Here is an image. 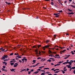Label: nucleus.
<instances>
[{
  "mask_svg": "<svg viewBox=\"0 0 75 75\" xmlns=\"http://www.w3.org/2000/svg\"><path fill=\"white\" fill-rule=\"evenodd\" d=\"M49 47H50L49 45H47L45 46L44 47H43V48H48Z\"/></svg>",
  "mask_w": 75,
  "mask_h": 75,
  "instance_id": "7ed1b4c3",
  "label": "nucleus"
},
{
  "mask_svg": "<svg viewBox=\"0 0 75 75\" xmlns=\"http://www.w3.org/2000/svg\"><path fill=\"white\" fill-rule=\"evenodd\" d=\"M54 16H56L57 15V13H54Z\"/></svg>",
  "mask_w": 75,
  "mask_h": 75,
  "instance_id": "6e6d98bb",
  "label": "nucleus"
},
{
  "mask_svg": "<svg viewBox=\"0 0 75 75\" xmlns=\"http://www.w3.org/2000/svg\"><path fill=\"white\" fill-rule=\"evenodd\" d=\"M47 62H51V60L50 59H48L47 60Z\"/></svg>",
  "mask_w": 75,
  "mask_h": 75,
  "instance_id": "f3484780",
  "label": "nucleus"
},
{
  "mask_svg": "<svg viewBox=\"0 0 75 75\" xmlns=\"http://www.w3.org/2000/svg\"><path fill=\"white\" fill-rule=\"evenodd\" d=\"M28 70H29V69H28V68L26 69V71H28Z\"/></svg>",
  "mask_w": 75,
  "mask_h": 75,
  "instance_id": "5fc2aeb1",
  "label": "nucleus"
},
{
  "mask_svg": "<svg viewBox=\"0 0 75 75\" xmlns=\"http://www.w3.org/2000/svg\"><path fill=\"white\" fill-rule=\"evenodd\" d=\"M68 64V62H65L63 63V64L65 65V64Z\"/></svg>",
  "mask_w": 75,
  "mask_h": 75,
  "instance_id": "a211bd4d",
  "label": "nucleus"
},
{
  "mask_svg": "<svg viewBox=\"0 0 75 75\" xmlns=\"http://www.w3.org/2000/svg\"><path fill=\"white\" fill-rule=\"evenodd\" d=\"M44 66H41L39 67V68H40V69H42V68H44Z\"/></svg>",
  "mask_w": 75,
  "mask_h": 75,
  "instance_id": "412c9836",
  "label": "nucleus"
},
{
  "mask_svg": "<svg viewBox=\"0 0 75 75\" xmlns=\"http://www.w3.org/2000/svg\"><path fill=\"white\" fill-rule=\"evenodd\" d=\"M33 48H37V45H35L33 46Z\"/></svg>",
  "mask_w": 75,
  "mask_h": 75,
  "instance_id": "dca6fc26",
  "label": "nucleus"
},
{
  "mask_svg": "<svg viewBox=\"0 0 75 75\" xmlns=\"http://www.w3.org/2000/svg\"><path fill=\"white\" fill-rule=\"evenodd\" d=\"M71 53H72L71 54H72V55H74V54H75V53H74V52H73V51H71Z\"/></svg>",
  "mask_w": 75,
  "mask_h": 75,
  "instance_id": "aec40b11",
  "label": "nucleus"
},
{
  "mask_svg": "<svg viewBox=\"0 0 75 75\" xmlns=\"http://www.w3.org/2000/svg\"><path fill=\"white\" fill-rule=\"evenodd\" d=\"M66 67H68V68H70V69H71V65H66Z\"/></svg>",
  "mask_w": 75,
  "mask_h": 75,
  "instance_id": "20e7f679",
  "label": "nucleus"
},
{
  "mask_svg": "<svg viewBox=\"0 0 75 75\" xmlns=\"http://www.w3.org/2000/svg\"><path fill=\"white\" fill-rule=\"evenodd\" d=\"M13 53H11L10 55H9V56H10L11 55H13Z\"/></svg>",
  "mask_w": 75,
  "mask_h": 75,
  "instance_id": "49530a36",
  "label": "nucleus"
},
{
  "mask_svg": "<svg viewBox=\"0 0 75 75\" xmlns=\"http://www.w3.org/2000/svg\"><path fill=\"white\" fill-rule=\"evenodd\" d=\"M51 4L52 6H53V5H54V3H53V2H51Z\"/></svg>",
  "mask_w": 75,
  "mask_h": 75,
  "instance_id": "4be33fe9",
  "label": "nucleus"
},
{
  "mask_svg": "<svg viewBox=\"0 0 75 75\" xmlns=\"http://www.w3.org/2000/svg\"><path fill=\"white\" fill-rule=\"evenodd\" d=\"M64 71H65V72L66 71H67V69H65L64 70Z\"/></svg>",
  "mask_w": 75,
  "mask_h": 75,
  "instance_id": "8fccbe9b",
  "label": "nucleus"
},
{
  "mask_svg": "<svg viewBox=\"0 0 75 75\" xmlns=\"http://www.w3.org/2000/svg\"><path fill=\"white\" fill-rule=\"evenodd\" d=\"M45 73H42L41 75H45Z\"/></svg>",
  "mask_w": 75,
  "mask_h": 75,
  "instance_id": "c756f323",
  "label": "nucleus"
},
{
  "mask_svg": "<svg viewBox=\"0 0 75 75\" xmlns=\"http://www.w3.org/2000/svg\"><path fill=\"white\" fill-rule=\"evenodd\" d=\"M39 64H40V63H37L36 64V66H37V65H39Z\"/></svg>",
  "mask_w": 75,
  "mask_h": 75,
  "instance_id": "79ce46f5",
  "label": "nucleus"
},
{
  "mask_svg": "<svg viewBox=\"0 0 75 75\" xmlns=\"http://www.w3.org/2000/svg\"><path fill=\"white\" fill-rule=\"evenodd\" d=\"M38 72H39V71H35L33 73V74H38Z\"/></svg>",
  "mask_w": 75,
  "mask_h": 75,
  "instance_id": "9b49d317",
  "label": "nucleus"
},
{
  "mask_svg": "<svg viewBox=\"0 0 75 75\" xmlns=\"http://www.w3.org/2000/svg\"><path fill=\"white\" fill-rule=\"evenodd\" d=\"M54 69H55V68H53L51 69V71H53V70H54Z\"/></svg>",
  "mask_w": 75,
  "mask_h": 75,
  "instance_id": "bf43d9fd",
  "label": "nucleus"
},
{
  "mask_svg": "<svg viewBox=\"0 0 75 75\" xmlns=\"http://www.w3.org/2000/svg\"><path fill=\"white\" fill-rule=\"evenodd\" d=\"M11 65V66H13V65L14 64V63H11L10 64Z\"/></svg>",
  "mask_w": 75,
  "mask_h": 75,
  "instance_id": "cd10ccee",
  "label": "nucleus"
},
{
  "mask_svg": "<svg viewBox=\"0 0 75 75\" xmlns=\"http://www.w3.org/2000/svg\"><path fill=\"white\" fill-rule=\"evenodd\" d=\"M69 64V65H72V62H67V64Z\"/></svg>",
  "mask_w": 75,
  "mask_h": 75,
  "instance_id": "6e6552de",
  "label": "nucleus"
},
{
  "mask_svg": "<svg viewBox=\"0 0 75 75\" xmlns=\"http://www.w3.org/2000/svg\"><path fill=\"white\" fill-rule=\"evenodd\" d=\"M41 52L40 51H39L38 54L40 55H41Z\"/></svg>",
  "mask_w": 75,
  "mask_h": 75,
  "instance_id": "5701e85b",
  "label": "nucleus"
},
{
  "mask_svg": "<svg viewBox=\"0 0 75 75\" xmlns=\"http://www.w3.org/2000/svg\"><path fill=\"white\" fill-rule=\"evenodd\" d=\"M71 69H75V67H71Z\"/></svg>",
  "mask_w": 75,
  "mask_h": 75,
  "instance_id": "a878e982",
  "label": "nucleus"
},
{
  "mask_svg": "<svg viewBox=\"0 0 75 75\" xmlns=\"http://www.w3.org/2000/svg\"><path fill=\"white\" fill-rule=\"evenodd\" d=\"M61 64H56V65H57V66H59V65H60Z\"/></svg>",
  "mask_w": 75,
  "mask_h": 75,
  "instance_id": "c9c22d12",
  "label": "nucleus"
},
{
  "mask_svg": "<svg viewBox=\"0 0 75 75\" xmlns=\"http://www.w3.org/2000/svg\"><path fill=\"white\" fill-rule=\"evenodd\" d=\"M15 69H10V71H12V72H13L14 71H15Z\"/></svg>",
  "mask_w": 75,
  "mask_h": 75,
  "instance_id": "ddd939ff",
  "label": "nucleus"
},
{
  "mask_svg": "<svg viewBox=\"0 0 75 75\" xmlns=\"http://www.w3.org/2000/svg\"><path fill=\"white\" fill-rule=\"evenodd\" d=\"M18 57H15V58H16V60H18V59H18V58H17Z\"/></svg>",
  "mask_w": 75,
  "mask_h": 75,
  "instance_id": "603ef678",
  "label": "nucleus"
},
{
  "mask_svg": "<svg viewBox=\"0 0 75 75\" xmlns=\"http://www.w3.org/2000/svg\"><path fill=\"white\" fill-rule=\"evenodd\" d=\"M14 55H18V53H17V54L15 53Z\"/></svg>",
  "mask_w": 75,
  "mask_h": 75,
  "instance_id": "09e8293b",
  "label": "nucleus"
},
{
  "mask_svg": "<svg viewBox=\"0 0 75 75\" xmlns=\"http://www.w3.org/2000/svg\"><path fill=\"white\" fill-rule=\"evenodd\" d=\"M18 65V64L17 63H15V64L14 65L13 67H17V65Z\"/></svg>",
  "mask_w": 75,
  "mask_h": 75,
  "instance_id": "f257e3e1",
  "label": "nucleus"
},
{
  "mask_svg": "<svg viewBox=\"0 0 75 75\" xmlns=\"http://www.w3.org/2000/svg\"><path fill=\"white\" fill-rule=\"evenodd\" d=\"M49 59H54L53 58H49Z\"/></svg>",
  "mask_w": 75,
  "mask_h": 75,
  "instance_id": "864d4df0",
  "label": "nucleus"
},
{
  "mask_svg": "<svg viewBox=\"0 0 75 75\" xmlns=\"http://www.w3.org/2000/svg\"><path fill=\"white\" fill-rule=\"evenodd\" d=\"M59 15H57L55 17H59Z\"/></svg>",
  "mask_w": 75,
  "mask_h": 75,
  "instance_id": "c85d7f7f",
  "label": "nucleus"
},
{
  "mask_svg": "<svg viewBox=\"0 0 75 75\" xmlns=\"http://www.w3.org/2000/svg\"><path fill=\"white\" fill-rule=\"evenodd\" d=\"M65 51H66V50H63V51H62V52L64 53V52H65Z\"/></svg>",
  "mask_w": 75,
  "mask_h": 75,
  "instance_id": "7c9ffc66",
  "label": "nucleus"
},
{
  "mask_svg": "<svg viewBox=\"0 0 75 75\" xmlns=\"http://www.w3.org/2000/svg\"><path fill=\"white\" fill-rule=\"evenodd\" d=\"M70 62H72H72H74V61L71 60L70 61Z\"/></svg>",
  "mask_w": 75,
  "mask_h": 75,
  "instance_id": "f704fd0d",
  "label": "nucleus"
},
{
  "mask_svg": "<svg viewBox=\"0 0 75 75\" xmlns=\"http://www.w3.org/2000/svg\"><path fill=\"white\" fill-rule=\"evenodd\" d=\"M10 62H16V61H10Z\"/></svg>",
  "mask_w": 75,
  "mask_h": 75,
  "instance_id": "ea45409f",
  "label": "nucleus"
},
{
  "mask_svg": "<svg viewBox=\"0 0 75 75\" xmlns=\"http://www.w3.org/2000/svg\"><path fill=\"white\" fill-rule=\"evenodd\" d=\"M26 69H22V70H21V71H25H25H26V70H25Z\"/></svg>",
  "mask_w": 75,
  "mask_h": 75,
  "instance_id": "bb28decb",
  "label": "nucleus"
},
{
  "mask_svg": "<svg viewBox=\"0 0 75 75\" xmlns=\"http://www.w3.org/2000/svg\"><path fill=\"white\" fill-rule=\"evenodd\" d=\"M31 73V71H28V74L29 75H30V74Z\"/></svg>",
  "mask_w": 75,
  "mask_h": 75,
  "instance_id": "58836bf2",
  "label": "nucleus"
},
{
  "mask_svg": "<svg viewBox=\"0 0 75 75\" xmlns=\"http://www.w3.org/2000/svg\"><path fill=\"white\" fill-rule=\"evenodd\" d=\"M3 68H4V69H5L6 68V66H4L3 67Z\"/></svg>",
  "mask_w": 75,
  "mask_h": 75,
  "instance_id": "37998d69",
  "label": "nucleus"
},
{
  "mask_svg": "<svg viewBox=\"0 0 75 75\" xmlns=\"http://www.w3.org/2000/svg\"><path fill=\"white\" fill-rule=\"evenodd\" d=\"M56 35H54V38H53L52 40H53V41H54V40H55V38H56Z\"/></svg>",
  "mask_w": 75,
  "mask_h": 75,
  "instance_id": "39448f33",
  "label": "nucleus"
},
{
  "mask_svg": "<svg viewBox=\"0 0 75 75\" xmlns=\"http://www.w3.org/2000/svg\"><path fill=\"white\" fill-rule=\"evenodd\" d=\"M46 1H50V0H45Z\"/></svg>",
  "mask_w": 75,
  "mask_h": 75,
  "instance_id": "4d7b16f0",
  "label": "nucleus"
},
{
  "mask_svg": "<svg viewBox=\"0 0 75 75\" xmlns=\"http://www.w3.org/2000/svg\"><path fill=\"white\" fill-rule=\"evenodd\" d=\"M24 60L25 61V62H26L27 61V59H25Z\"/></svg>",
  "mask_w": 75,
  "mask_h": 75,
  "instance_id": "473e14b6",
  "label": "nucleus"
},
{
  "mask_svg": "<svg viewBox=\"0 0 75 75\" xmlns=\"http://www.w3.org/2000/svg\"><path fill=\"white\" fill-rule=\"evenodd\" d=\"M51 65H54V64L53 63H51Z\"/></svg>",
  "mask_w": 75,
  "mask_h": 75,
  "instance_id": "69168bd1",
  "label": "nucleus"
},
{
  "mask_svg": "<svg viewBox=\"0 0 75 75\" xmlns=\"http://www.w3.org/2000/svg\"><path fill=\"white\" fill-rule=\"evenodd\" d=\"M58 63H59V64H61V63H62V62L61 61L59 62Z\"/></svg>",
  "mask_w": 75,
  "mask_h": 75,
  "instance_id": "0e129e2a",
  "label": "nucleus"
},
{
  "mask_svg": "<svg viewBox=\"0 0 75 75\" xmlns=\"http://www.w3.org/2000/svg\"><path fill=\"white\" fill-rule=\"evenodd\" d=\"M68 10L70 12H72V10H70L69 8L68 9Z\"/></svg>",
  "mask_w": 75,
  "mask_h": 75,
  "instance_id": "2eb2a0df",
  "label": "nucleus"
},
{
  "mask_svg": "<svg viewBox=\"0 0 75 75\" xmlns=\"http://www.w3.org/2000/svg\"><path fill=\"white\" fill-rule=\"evenodd\" d=\"M4 56L5 57V58H7V57H8V56H6V55H4Z\"/></svg>",
  "mask_w": 75,
  "mask_h": 75,
  "instance_id": "6ab92c4d",
  "label": "nucleus"
},
{
  "mask_svg": "<svg viewBox=\"0 0 75 75\" xmlns=\"http://www.w3.org/2000/svg\"><path fill=\"white\" fill-rule=\"evenodd\" d=\"M66 69V67H64L63 69L64 70V69Z\"/></svg>",
  "mask_w": 75,
  "mask_h": 75,
  "instance_id": "13d9d810",
  "label": "nucleus"
},
{
  "mask_svg": "<svg viewBox=\"0 0 75 75\" xmlns=\"http://www.w3.org/2000/svg\"><path fill=\"white\" fill-rule=\"evenodd\" d=\"M36 67V65L33 66V67Z\"/></svg>",
  "mask_w": 75,
  "mask_h": 75,
  "instance_id": "774afa93",
  "label": "nucleus"
},
{
  "mask_svg": "<svg viewBox=\"0 0 75 75\" xmlns=\"http://www.w3.org/2000/svg\"><path fill=\"white\" fill-rule=\"evenodd\" d=\"M67 14H74V13L73 12H70V13H67Z\"/></svg>",
  "mask_w": 75,
  "mask_h": 75,
  "instance_id": "423d86ee",
  "label": "nucleus"
},
{
  "mask_svg": "<svg viewBox=\"0 0 75 75\" xmlns=\"http://www.w3.org/2000/svg\"><path fill=\"white\" fill-rule=\"evenodd\" d=\"M33 71H34V70L33 69H32L30 71V72H33Z\"/></svg>",
  "mask_w": 75,
  "mask_h": 75,
  "instance_id": "e433bc0d",
  "label": "nucleus"
},
{
  "mask_svg": "<svg viewBox=\"0 0 75 75\" xmlns=\"http://www.w3.org/2000/svg\"><path fill=\"white\" fill-rule=\"evenodd\" d=\"M5 59H6V58H5V57L4 56H3L1 58V59L3 60Z\"/></svg>",
  "mask_w": 75,
  "mask_h": 75,
  "instance_id": "9d476101",
  "label": "nucleus"
},
{
  "mask_svg": "<svg viewBox=\"0 0 75 75\" xmlns=\"http://www.w3.org/2000/svg\"><path fill=\"white\" fill-rule=\"evenodd\" d=\"M41 47V45H36V47L37 48H40V47Z\"/></svg>",
  "mask_w": 75,
  "mask_h": 75,
  "instance_id": "f03ea898",
  "label": "nucleus"
},
{
  "mask_svg": "<svg viewBox=\"0 0 75 75\" xmlns=\"http://www.w3.org/2000/svg\"><path fill=\"white\" fill-rule=\"evenodd\" d=\"M33 62L34 63H35V62H36V60H33Z\"/></svg>",
  "mask_w": 75,
  "mask_h": 75,
  "instance_id": "393cba45",
  "label": "nucleus"
},
{
  "mask_svg": "<svg viewBox=\"0 0 75 75\" xmlns=\"http://www.w3.org/2000/svg\"><path fill=\"white\" fill-rule=\"evenodd\" d=\"M37 71H41V69H39L37 70Z\"/></svg>",
  "mask_w": 75,
  "mask_h": 75,
  "instance_id": "e2e57ef3",
  "label": "nucleus"
},
{
  "mask_svg": "<svg viewBox=\"0 0 75 75\" xmlns=\"http://www.w3.org/2000/svg\"><path fill=\"white\" fill-rule=\"evenodd\" d=\"M61 71L59 70V71H56L55 72H54V74H57V73H58V72H60Z\"/></svg>",
  "mask_w": 75,
  "mask_h": 75,
  "instance_id": "f8f14e48",
  "label": "nucleus"
},
{
  "mask_svg": "<svg viewBox=\"0 0 75 75\" xmlns=\"http://www.w3.org/2000/svg\"><path fill=\"white\" fill-rule=\"evenodd\" d=\"M3 63V64H5V65L6 66V65H7V63H6V62H2Z\"/></svg>",
  "mask_w": 75,
  "mask_h": 75,
  "instance_id": "0eeeda50",
  "label": "nucleus"
},
{
  "mask_svg": "<svg viewBox=\"0 0 75 75\" xmlns=\"http://www.w3.org/2000/svg\"><path fill=\"white\" fill-rule=\"evenodd\" d=\"M4 61H8V59H5L4 60Z\"/></svg>",
  "mask_w": 75,
  "mask_h": 75,
  "instance_id": "3c124183",
  "label": "nucleus"
},
{
  "mask_svg": "<svg viewBox=\"0 0 75 75\" xmlns=\"http://www.w3.org/2000/svg\"><path fill=\"white\" fill-rule=\"evenodd\" d=\"M59 56V54H56L55 55V57H58Z\"/></svg>",
  "mask_w": 75,
  "mask_h": 75,
  "instance_id": "2f4dec72",
  "label": "nucleus"
},
{
  "mask_svg": "<svg viewBox=\"0 0 75 75\" xmlns=\"http://www.w3.org/2000/svg\"><path fill=\"white\" fill-rule=\"evenodd\" d=\"M45 69H49V68H45Z\"/></svg>",
  "mask_w": 75,
  "mask_h": 75,
  "instance_id": "680f3d73",
  "label": "nucleus"
},
{
  "mask_svg": "<svg viewBox=\"0 0 75 75\" xmlns=\"http://www.w3.org/2000/svg\"><path fill=\"white\" fill-rule=\"evenodd\" d=\"M61 71L62 72L63 74H65V72H64V71L63 70H61Z\"/></svg>",
  "mask_w": 75,
  "mask_h": 75,
  "instance_id": "b1692460",
  "label": "nucleus"
},
{
  "mask_svg": "<svg viewBox=\"0 0 75 75\" xmlns=\"http://www.w3.org/2000/svg\"><path fill=\"white\" fill-rule=\"evenodd\" d=\"M16 57L18 58H21V57H20L19 55L17 56Z\"/></svg>",
  "mask_w": 75,
  "mask_h": 75,
  "instance_id": "4468645a",
  "label": "nucleus"
},
{
  "mask_svg": "<svg viewBox=\"0 0 75 75\" xmlns=\"http://www.w3.org/2000/svg\"><path fill=\"white\" fill-rule=\"evenodd\" d=\"M49 54H51V53H53V52H51L50 50H49ZM51 54H53L52 53H51Z\"/></svg>",
  "mask_w": 75,
  "mask_h": 75,
  "instance_id": "1a4fd4ad",
  "label": "nucleus"
},
{
  "mask_svg": "<svg viewBox=\"0 0 75 75\" xmlns=\"http://www.w3.org/2000/svg\"><path fill=\"white\" fill-rule=\"evenodd\" d=\"M74 6H73L72 5H71L70 6L71 7H74Z\"/></svg>",
  "mask_w": 75,
  "mask_h": 75,
  "instance_id": "a18cd8bd",
  "label": "nucleus"
},
{
  "mask_svg": "<svg viewBox=\"0 0 75 75\" xmlns=\"http://www.w3.org/2000/svg\"><path fill=\"white\" fill-rule=\"evenodd\" d=\"M19 62H22V61L21 60H19Z\"/></svg>",
  "mask_w": 75,
  "mask_h": 75,
  "instance_id": "052dcab7",
  "label": "nucleus"
},
{
  "mask_svg": "<svg viewBox=\"0 0 75 75\" xmlns=\"http://www.w3.org/2000/svg\"><path fill=\"white\" fill-rule=\"evenodd\" d=\"M37 49H35V52H38V50H36Z\"/></svg>",
  "mask_w": 75,
  "mask_h": 75,
  "instance_id": "c03bdc74",
  "label": "nucleus"
},
{
  "mask_svg": "<svg viewBox=\"0 0 75 75\" xmlns=\"http://www.w3.org/2000/svg\"><path fill=\"white\" fill-rule=\"evenodd\" d=\"M41 59V57H38L37 58L38 59Z\"/></svg>",
  "mask_w": 75,
  "mask_h": 75,
  "instance_id": "72a5a7b5",
  "label": "nucleus"
},
{
  "mask_svg": "<svg viewBox=\"0 0 75 75\" xmlns=\"http://www.w3.org/2000/svg\"><path fill=\"white\" fill-rule=\"evenodd\" d=\"M58 12H59V13H62V11H58Z\"/></svg>",
  "mask_w": 75,
  "mask_h": 75,
  "instance_id": "4c0bfd02",
  "label": "nucleus"
},
{
  "mask_svg": "<svg viewBox=\"0 0 75 75\" xmlns=\"http://www.w3.org/2000/svg\"><path fill=\"white\" fill-rule=\"evenodd\" d=\"M50 73V72H47L46 73H45V74H49Z\"/></svg>",
  "mask_w": 75,
  "mask_h": 75,
  "instance_id": "de8ad7c7",
  "label": "nucleus"
},
{
  "mask_svg": "<svg viewBox=\"0 0 75 75\" xmlns=\"http://www.w3.org/2000/svg\"><path fill=\"white\" fill-rule=\"evenodd\" d=\"M49 57H52V54H50L49 55Z\"/></svg>",
  "mask_w": 75,
  "mask_h": 75,
  "instance_id": "a19ab883",
  "label": "nucleus"
},
{
  "mask_svg": "<svg viewBox=\"0 0 75 75\" xmlns=\"http://www.w3.org/2000/svg\"><path fill=\"white\" fill-rule=\"evenodd\" d=\"M49 42V40H46V42L47 43V42Z\"/></svg>",
  "mask_w": 75,
  "mask_h": 75,
  "instance_id": "338daca9",
  "label": "nucleus"
}]
</instances>
